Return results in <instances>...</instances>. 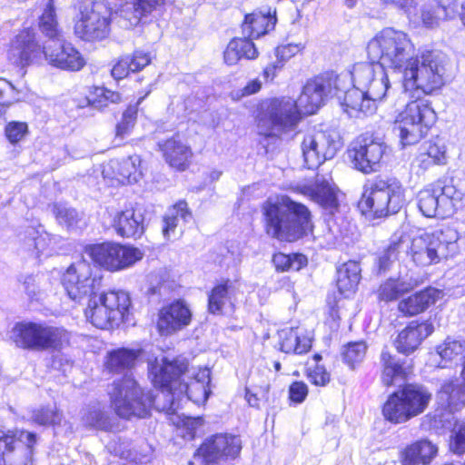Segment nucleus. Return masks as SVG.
Wrapping results in <instances>:
<instances>
[{
  "instance_id": "f257e3e1",
  "label": "nucleus",
  "mask_w": 465,
  "mask_h": 465,
  "mask_svg": "<svg viewBox=\"0 0 465 465\" xmlns=\"http://www.w3.org/2000/svg\"><path fill=\"white\" fill-rule=\"evenodd\" d=\"M367 54L371 63L352 67V89L344 99L347 110L353 114L375 112L391 87L386 68L398 72L404 93L414 99L395 115L393 132L403 147L419 143L437 120L421 96L435 94L444 86L448 56L438 50L417 54L409 35L393 27L383 28L369 41Z\"/></svg>"
},
{
  "instance_id": "f03ea898",
  "label": "nucleus",
  "mask_w": 465,
  "mask_h": 465,
  "mask_svg": "<svg viewBox=\"0 0 465 465\" xmlns=\"http://www.w3.org/2000/svg\"><path fill=\"white\" fill-rule=\"evenodd\" d=\"M148 373L153 384L162 390L169 404L163 411L173 414L178 409L176 402L186 397L196 404L204 403L210 393L211 371L207 368L188 369L183 359L169 360L161 355L148 361Z\"/></svg>"
},
{
  "instance_id": "7ed1b4c3",
  "label": "nucleus",
  "mask_w": 465,
  "mask_h": 465,
  "mask_svg": "<svg viewBox=\"0 0 465 465\" xmlns=\"http://www.w3.org/2000/svg\"><path fill=\"white\" fill-rule=\"evenodd\" d=\"M458 233L450 227L431 232H423L409 239L403 232H396L390 244L381 254L378 261L380 272H385L391 264L399 260L400 254L406 251L413 262L420 266L437 263L442 258L452 256L457 249Z\"/></svg>"
},
{
  "instance_id": "20e7f679",
  "label": "nucleus",
  "mask_w": 465,
  "mask_h": 465,
  "mask_svg": "<svg viewBox=\"0 0 465 465\" xmlns=\"http://www.w3.org/2000/svg\"><path fill=\"white\" fill-rule=\"evenodd\" d=\"M43 54L51 65L65 71H80L86 64L80 51L63 37L46 43L42 48L35 40L34 30L30 28L20 31L8 50L10 62L21 67L39 63Z\"/></svg>"
},
{
  "instance_id": "39448f33",
  "label": "nucleus",
  "mask_w": 465,
  "mask_h": 465,
  "mask_svg": "<svg viewBox=\"0 0 465 465\" xmlns=\"http://www.w3.org/2000/svg\"><path fill=\"white\" fill-rule=\"evenodd\" d=\"M262 213L267 233L280 241L294 242L312 231L308 208L288 196L267 200Z\"/></svg>"
},
{
  "instance_id": "423d86ee",
  "label": "nucleus",
  "mask_w": 465,
  "mask_h": 465,
  "mask_svg": "<svg viewBox=\"0 0 465 465\" xmlns=\"http://www.w3.org/2000/svg\"><path fill=\"white\" fill-rule=\"evenodd\" d=\"M351 79V71L336 74L328 72L309 79L296 100L298 107L304 114H313L331 96H336L344 113L351 117L360 118L372 114L374 112H361L359 114L350 113L344 104L347 94L352 89L348 88Z\"/></svg>"
},
{
  "instance_id": "0eeeda50",
  "label": "nucleus",
  "mask_w": 465,
  "mask_h": 465,
  "mask_svg": "<svg viewBox=\"0 0 465 465\" xmlns=\"http://www.w3.org/2000/svg\"><path fill=\"white\" fill-rule=\"evenodd\" d=\"M16 347L30 351H61L69 344L70 333L62 327L44 322H20L11 330Z\"/></svg>"
},
{
  "instance_id": "6e6552de",
  "label": "nucleus",
  "mask_w": 465,
  "mask_h": 465,
  "mask_svg": "<svg viewBox=\"0 0 465 465\" xmlns=\"http://www.w3.org/2000/svg\"><path fill=\"white\" fill-rule=\"evenodd\" d=\"M404 203V189L400 182L376 180L364 186L359 207L364 215L381 218L397 213Z\"/></svg>"
},
{
  "instance_id": "1a4fd4ad",
  "label": "nucleus",
  "mask_w": 465,
  "mask_h": 465,
  "mask_svg": "<svg viewBox=\"0 0 465 465\" xmlns=\"http://www.w3.org/2000/svg\"><path fill=\"white\" fill-rule=\"evenodd\" d=\"M430 400L431 393L426 387L415 383L406 384L388 397L382 414L391 423H403L421 414Z\"/></svg>"
},
{
  "instance_id": "9d476101",
  "label": "nucleus",
  "mask_w": 465,
  "mask_h": 465,
  "mask_svg": "<svg viewBox=\"0 0 465 465\" xmlns=\"http://www.w3.org/2000/svg\"><path fill=\"white\" fill-rule=\"evenodd\" d=\"M130 297L124 291H112L92 297L84 311V315L93 326L107 330L118 327L128 314Z\"/></svg>"
},
{
  "instance_id": "9b49d317",
  "label": "nucleus",
  "mask_w": 465,
  "mask_h": 465,
  "mask_svg": "<svg viewBox=\"0 0 465 465\" xmlns=\"http://www.w3.org/2000/svg\"><path fill=\"white\" fill-rule=\"evenodd\" d=\"M297 101L290 97L263 101L257 117L259 134L271 136L293 130L301 118Z\"/></svg>"
},
{
  "instance_id": "f8f14e48",
  "label": "nucleus",
  "mask_w": 465,
  "mask_h": 465,
  "mask_svg": "<svg viewBox=\"0 0 465 465\" xmlns=\"http://www.w3.org/2000/svg\"><path fill=\"white\" fill-rule=\"evenodd\" d=\"M112 405L124 419L144 418L155 401L150 393H144L132 375L114 381L109 391Z\"/></svg>"
},
{
  "instance_id": "ddd939ff",
  "label": "nucleus",
  "mask_w": 465,
  "mask_h": 465,
  "mask_svg": "<svg viewBox=\"0 0 465 465\" xmlns=\"http://www.w3.org/2000/svg\"><path fill=\"white\" fill-rule=\"evenodd\" d=\"M111 12L104 0H84L74 24V34L84 41H101L110 32Z\"/></svg>"
},
{
  "instance_id": "4468645a",
  "label": "nucleus",
  "mask_w": 465,
  "mask_h": 465,
  "mask_svg": "<svg viewBox=\"0 0 465 465\" xmlns=\"http://www.w3.org/2000/svg\"><path fill=\"white\" fill-rule=\"evenodd\" d=\"M341 145L337 132L312 129L303 134L300 148L304 164L313 169L332 159Z\"/></svg>"
},
{
  "instance_id": "2eb2a0df",
  "label": "nucleus",
  "mask_w": 465,
  "mask_h": 465,
  "mask_svg": "<svg viewBox=\"0 0 465 465\" xmlns=\"http://www.w3.org/2000/svg\"><path fill=\"white\" fill-rule=\"evenodd\" d=\"M84 255L110 272L125 270L143 257V252L131 245L115 242L87 245Z\"/></svg>"
},
{
  "instance_id": "dca6fc26",
  "label": "nucleus",
  "mask_w": 465,
  "mask_h": 465,
  "mask_svg": "<svg viewBox=\"0 0 465 465\" xmlns=\"http://www.w3.org/2000/svg\"><path fill=\"white\" fill-rule=\"evenodd\" d=\"M240 436L219 433L204 440L194 454V459L203 465H224L235 460L242 450Z\"/></svg>"
},
{
  "instance_id": "f3484780",
  "label": "nucleus",
  "mask_w": 465,
  "mask_h": 465,
  "mask_svg": "<svg viewBox=\"0 0 465 465\" xmlns=\"http://www.w3.org/2000/svg\"><path fill=\"white\" fill-rule=\"evenodd\" d=\"M386 150L383 142L366 134L351 143L348 154L357 171L369 174L380 170Z\"/></svg>"
},
{
  "instance_id": "a211bd4d",
  "label": "nucleus",
  "mask_w": 465,
  "mask_h": 465,
  "mask_svg": "<svg viewBox=\"0 0 465 465\" xmlns=\"http://www.w3.org/2000/svg\"><path fill=\"white\" fill-rule=\"evenodd\" d=\"M62 283L70 299L81 302L94 293L98 280L93 277L91 265L81 260L67 268Z\"/></svg>"
},
{
  "instance_id": "6ab92c4d",
  "label": "nucleus",
  "mask_w": 465,
  "mask_h": 465,
  "mask_svg": "<svg viewBox=\"0 0 465 465\" xmlns=\"http://www.w3.org/2000/svg\"><path fill=\"white\" fill-rule=\"evenodd\" d=\"M294 191L319 203L330 214H334L339 203L335 186L323 176H317L313 183H299Z\"/></svg>"
},
{
  "instance_id": "aec40b11",
  "label": "nucleus",
  "mask_w": 465,
  "mask_h": 465,
  "mask_svg": "<svg viewBox=\"0 0 465 465\" xmlns=\"http://www.w3.org/2000/svg\"><path fill=\"white\" fill-rule=\"evenodd\" d=\"M192 321V312L182 301L163 306L158 314L157 328L161 335H170L187 327Z\"/></svg>"
},
{
  "instance_id": "412c9836",
  "label": "nucleus",
  "mask_w": 465,
  "mask_h": 465,
  "mask_svg": "<svg viewBox=\"0 0 465 465\" xmlns=\"http://www.w3.org/2000/svg\"><path fill=\"white\" fill-rule=\"evenodd\" d=\"M434 331L433 324L429 321H412L401 330L394 341L398 352L410 355L413 353L422 341Z\"/></svg>"
},
{
  "instance_id": "4be33fe9",
  "label": "nucleus",
  "mask_w": 465,
  "mask_h": 465,
  "mask_svg": "<svg viewBox=\"0 0 465 465\" xmlns=\"http://www.w3.org/2000/svg\"><path fill=\"white\" fill-rule=\"evenodd\" d=\"M16 440L25 441L31 449L36 441V435L25 430H5L0 428V465H25L24 461L16 462L13 459Z\"/></svg>"
},
{
  "instance_id": "5701e85b",
  "label": "nucleus",
  "mask_w": 465,
  "mask_h": 465,
  "mask_svg": "<svg viewBox=\"0 0 465 465\" xmlns=\"http://www.w3.org/2000/svg\"><path fill=\"white\" fill-rule=\"evenodd\" d=\"M460 379L444 381L437 393V402L443 409L456 411L465 406V361Z\"/></svg>"
},
{
  "instance_id": "b1692460",
  "label": "nucleus",
  "mask_w": 465,
  "mask_h": 465,
  "mask_svg": "<svg viewBox=\"0 0 465 465\" xmlns=\"http://www.w3.org/2000/svg\"><path fill=\"white\" fill-rule=\"evenodd\" d=\"M464 351V341L447 338L430 353L428 363L435 368H448L460 361Z\"/></svg>"
},
{
  "instance_id": "393cba45",
  "label": "nucleus",
  "mask_w": 465,
  "mask_h": 465,
  "mask_svg": "<svg viewBox=\"0 0 465 465\" xmlns=\"http://www.w3.org/2000/svg\"><path fill=\"white\" fill-rule=\"evenodd\" d=\"M448 162L447 146L442 139L436 138L422 143L414 164L423 171L432 165H444Z\"/></svg>"
},
{
  "instance_id": "a878e982",
  "label": "nucleus",
  "mask_w": 465,
  "mask_h": 465,
  "mask_svg": "<svg viewBox=\"0 0 465 465\" xmlns=\"http://www.w3.org/2000/svg\"><path fill=\"white\" fill-rule=\"evenodd\" d=\"M237 287L229 280L215 285L208 296V311L213 314H223L234 307Z\"/></svg>"
},
{
  "instance_id": "bb28decb",
  "label": "nucleus",
  "mask_w": 465,
  "mask_h": 465,
  "mask_svg": "<svg viewBox=\"0 0 465 465\" xmlns=\"http://www.w3.org/2000/svg\"><path fill=\"white\" fill-rule=\"evenodd\" d=\"M166 163L173 168L183 171L190 163L193 153L191 148L178 137H173L159 143Z\"/></svg>"
},
{
  "instance_id": "cd10ccee",
  "label": "nucleus",
  "mask_w": 465,
  "mask_h": 465,
  "mask_svg": "<svg viewBox=\"0 0 465 465\" xmlns=\"http://www.w3.org/2000/svg\"><path fill=\"white\" fill-rule=\"evenodd\" d=\"M438 454V447L430 440H420L408 445L401 453L402 465H428Z\"/></svg>"
},
{
  "instance_id": "c85d7f7f",
  "label": "nucleus",
  "mask_w": 465,
  "mask_h": 465,
  "mask_svg": "<svg viewBox=\"0 0 465 465\" xmlns=\"http://www.w3.org/2000/svg\"><path fill=\"white\" fill-rule=\"evenodd\" d=\"M441 297V291L435 288H427L401 301L398 309L405 315H416L426 311Z\"/></svg>"
},
{
  "instance_id": "c756f323",
  "label": "nucleus",
  "mask_w": 465,
  "mask_h": 465,
  "mask_svg": "<svg viewBox=\"0 0 465 465\" xmlns=\"http://www.w3.org/2000/svg\"><path fill=\"white\" fill-rule=\"evenodd\" d=\"M164 0H126L123 2L117 13L130 25H137L143 17L151 15L153 11L160 8Z\"/></svg>"
},
{
  "instance_id": "7c9ffc66",
  "label": "nucleus",
  "mask_w": 465,
  "mask_h": 465,
  "mask_svg": "<svg viewBox=\"0 0 465 465\" xmlns=\"http://www.w3.org/2000/svg\"><path fill=\"white\" fill-rule=\"evenodd\" d=\"M113 226L122 237H137L143 232L142 214L133 209L117 213L114 217Z\"/></svg>"
},
{
  "instance_id": "2f4dec72",
  "label": "nucleus",
  "mask_w": 465,
  "mask_h": 465,
  "mask_svg": "<svg viewBox=\"0 0 465 465\" xmlns=\"http://www.w3.org/2000/svg\"><path fill=\"white\" fill-rule=\"evenodd\" d=\"M276 23L275 11L273 15L254 12L245 15L242 23V32L248 38H259L274 28Z\"/></svg>"
},
{
  "instance_id": "473e14b6",
  "label": "nucleus",
  "mask_w": 465,
  "mask_h": 465,
  "mask_svg": "<svg viewBox=\"0 0 465 465\" xmlns=\"http://www.w3.org/2000/svg\"><path fill=\"white\" fill-rule=\"evenodd\" d=\"M361 272L360 264L355 261H349L338 268L337 287L344 297H350L356 292Z\"/></svg>"
},
{
  "instance_id": "72a5a7b5",
  "label": "nucleus",
  "mask_w": 465,
  "mask_h": 465,
  "mask_svg": "<svg viewBox=\"0 0 465 465\" xmlns=\"http://www.w3.org/2000/svg\"><path fill=\"white\" fill-rule=\"evenodd\" d=\"M380 364L381 380L385 386H391L397 381L405 379L406 371L403 362L386 349L381 352Z\"/></svg>"
},
{
  "instance_id": "f704fd0d",
  "label": "nucleus",
  "mask_w": 465,
  "mask_h": 465,
  "mask_svg": "<svg viewBox=\"0 0 465 465\" xmlns=\"http://www.w3.org/2000/svg\"><path fill=\"white\" fill-rule=\"evenodd\" d=\"M278 338L279 349L285 353L302 354L312 347V340L301 335L297 329H282L278 331Z\"/></svg>"
},
{
  "instance_id": "c9c22d12",
  "label": "nucleus",
  "mask_w": 465,
  "mask_h": 465,
  "mask_svg": "<svg viewBox=\"0 0 465 465\" xmlns=\"http://www.w3.org/2000/svg\"><path fill=\"white\" fill-rule=\"evenodd\" d=\"M140 355L139 349L118 348L107 353L104 365L110 372H121L133 368Z\"/></svg>"
},
{
  "instance_id": "e433bc0d",
  "label": "nucleus",
  "mask_w": 465,
  "mask_h": 465,
  "mask_svg": "<svg viewBox=\"0 0 465 465\" xmlns=\"http://www.w3.org/2000/svg\"><path fill=\"white\" fill-rule=\"evenodd\" d=\"M192 219L187 203L183 201L178 202L165 213L163 219V234L165 239L176 236V230L181 223H187Z\"/></svg>"
},
{
  "instance_id": "4c0bfd02",
  "label": "nucleus",
  "mask_w": 465,
  "mask_h": 465,
  "mask_svg": "<svg viewBox=\"0 0 465 465\" xmlns=\"http://www.w3.org/2000/svg\"><path fill=\"white\" fill-rule=\"evenodd\" d=\"M258 55L253 43L244 38H234L227 45L224 51V61L229 65L236 64L242 58L254 59Z\"/></svg>"
},
{
  "instance_id": "58836bf2",
  "label": "nucleus",
  "mask_w": 465,
  "mask_h": 465,
  "mask_svg": "<svg viewBox=\"0 0 465 465\" xmlns=\"http://www.w3.org/2000/svg\"><path fill=\"white\" fill-rule=\"evenodd\" d=\"M141 159L138 155H133L122 161L112 160L110 166L116 169L115 179L122 183H136L142 175L140 170Z\"/></svg>"
},
{
  "instance_id": "ea45409f",
  "label": "nucleus",
  "mask_w": 465,
  "mask_h": 465,
  "mask_svg": "<svg viewBox=\"0 0 465 465\" xmlns=\"http://www.w3.org/2000/svg\"><path fill=\"white\" fill-rule=\"evenodd\" d=\"M433 186L440 197L442 213L451 215L461 201L462 193L457 190L451 180H439L433 183Z\"/></svg>"
},
{
  "instance_id": "a19ab883",
  "label": "nucleus",
  "mask_w": 465,
  "mask_h": 465,
  "mask_svg": "<svg viewBox=\"0 0 465 465\" xmlns=\"http://www.w3.org/2000/svg\"><path fill=\"white\" fill-rule=\"evenodd\" d=\"M419 208L422 214L426 217H440L445 218L448 213H443L441 209L440 197L433 184L421 190L418 194Z\"/></svg>"
},
{
  "instance_id": "79ce46f5",
  "label": "nucleus",
  "mask_w": 465,
  "mask_h": 465,
  "mask_svg": "<svg viewBox=\"0 0 465 465\" xmlns=\"http://www.w3.org/2000/svg\"><path fill=\"white\" fill-rule=\"evenodd\" d=\"M39 28L49 38L47 43H53V40L63 37L56 20L53 0H48L46 7L39 18Z\"/></svg>"
},
{
  "instance_id": "37998d69",
  "label": "nucleus",
  "mask_w": 465,
  "mask_h": 465,
  "mask_svg": "<svg viewBox=\"0 0 465 465\" xmlns=\"http://www.w3.org/2000/svg\"><path fill=\"white\" fill-rule=\"evenodd\" d=\"M25 233L28 236V246L33 245L37 254L46 253V255H50L52 253L51 245L55 242V238L46 232L41 225L37 228H28Z\"/></svg>"
},
{
  "instance_id": "c03bdc74",
  "label": "nucleus",
  "mask_w": 465,
  "mask_h": 465,
  "mask_svg": "<svg viewBox=\"0 0 465 465\" xmlns=\"http://www.w3.org/2000/svg\"><path fill=\"white\" fill-rule=\"evenodd\" d=\"M451 0H440L437 8L422 6L420 9L418 8V20L412 22L415 25L420 23L426 27H433L438 24V20L441 16H447V9L450 5Z\"/></svg>"
},
{
  "instance_id": "a18cd8bd",
  "label": "nucleus",
  "mask_w": 465,
  "mask_h": 465,
  "mask_svg": "<svg viewBox=\"0 0 465 465\" xmlns=\"http://www.w3.org/2000/svg\"><path fill=\"white\" fill-rule=\"evenodd\" d=\"M149 93L150 91L144 96L140 97L134 104H130L123 113L122 118L115 127L116 138L123 140L131 134L136 123L138 106Z\"/></svg>"
},
{
  "instance_id": "49530a36",
  "label": "nucleus",
  "mask_w": 465,
  "mask_h": 465,
  "mask_svg": "<svg viewBox=\"0 0 465 465\" xmlns=\"http://www.w3.org/2000/svg\"><path fill=\"white\" fill-rule=\"evenodd\" d=\"M412 288L413 285L411 282L401 279H390L380 286L379 298L386 302L393 301Z\"/></svg>"
},
{
  "instance_id": "de8ad7c7",
  "label": "nucleus",
  "mask_w": 465,
  "mask_h": 465,
  "mask_svg": "<svg viewBox=\"0 0 465 465\" xmlns=\"http://www.w3.org/2000/svg\"><path fill=\"white\" fill-rule=\"evenodd\" d=\"M307 258L301 253L285 254L282 252L275 253L272 257V262L277 271L293 270L299 271L307 264Z\"/></svg>"
},
{
  "instance_id": "09e8293b",
  "label": "nucleus",
  "mask_w": 465,
  "mask_h": 465,
  "mask_svg": "<svg viewBox=\"0 0 465 465\" xmlns=\"http://www.w3.org/2000/svg\"><path fill=\"white\" fill-rule=\"evenodd\" d=\"M367 349L365 341L349 342L342 351L344 362L351 368H355L356 365L361 364L365 359Z\"/></svg>"
},
{
  "instance_id": "8fccbe9b",
  "label": "nucleus",
  "mask_w": 465,
  "mask_h": 465,
  "mask_svg": "<svg viewBox=\"0 0 465 465\" xmlns=\"http://www.w3.org/2000/svg\"><path fill=\"white\" fill-rule=\"evenodd\" d=\"M121 100L119 93L111 91L104 86L95 87L89 98L90 104L97 109H103L110 104H117Z\"/></svg>"
},
{
  "instance_id": "3c124183",
  "label": "nucleus",
  "mask_w": 465,
  "mask_h": 465,
  "mask_svg": "<svg viewBox=\"0 0 465 465\" xmlns=\"http://www.w3.org/2000/svg\"><path fill=\"white\" fill-rule=\"evenodd\" d=\"M32 420L34 422L42 426H55L61 423L62 413L57 411L55 406L42 407L33 411Z\"/></svg>"
},
{
  "instance_id": "603ef678",
  "label": "nucleus",
  "mask_w": 465,
  "mask_h": 465,
  "mask_svg": "<svg viewBox=\"0 0 465 465\" xmlns=\"http://www.w3.org/2000/svg\"><path fill=\"white\" fill-rule=\"evenodd\" d=\"M173 422L177 426L179 434L188 440L194 439L198 429L203 426V420L200 417L177 416V421L173 420Z\"/></svg>"
},
{
  "instance_id": "864d4df0",
  "label": "nucleus",
  "mask_w": 465,
  "mask_h": 465,
  "mask_svg": "<svg viewBox=\"0 0 465 465\" xmlns=\"http://www.w3.org/2000/svg\"><path fill=\"white\" fill-rule=\"evenodd\" d=\"M53 212L57 222L67 229H71L77 224L78 213L74 209L65 204L57 203L54 205Z\"/></svg>"
},
{
  "instance_id": "5fc2aeb1",
  "label": "nucleus",
  "mask_w": 465,
  "mask_h": 465,
  "mask_svg": "<svg viewBox=\"0 0 465 465\" xmlns=\"http://www.w3.org/2000/svg\"><path fill=\"white\" fill-rule=\"evenodd\" d=\"M450 450L457 455L465 453V420L455 423L450 435Z\"/></svg>"
},
{
  "instance_id": "6e6d98bb",
  "label": "nucleus",
  "mask_w": 465,
  "mask_h": 465,
  "mask_svg": "<svg viewBox=\"0 0 465 465\" xmlns=\"http://www.w3.org/2000/svg\"><path fill=\"white\" fill-rule=\"evenodd\" d=\"M384 5H392L402 10L411 22L418 20V5L420 0H381Z\"/></svg>"
},
{
  "instance_id": "4d7b16f0",
  "label": "nucleus",
  "mask_w": 465,
  "mask_h": 465,
  "mask_svg": "<svg viewBox=\"0 0 465 465\" xmlns=\"http://www.w3.org/2000/svg\"><path fill=\"white\" fill-rule=\"evenodd\" d=\"M27 133L28 125L25 122H9L5 128V136L12 144L21 142Z\"/></svg>"
},
{
  "instance_id": "13d9d810",
  "label": "nucleus",
  "mask_w": 465,
  "mask_h": 465,
  "mask_svg": "<svg viewBox=\"0 0 465 465\" xmlns=\"http://www.w3.org/2000/svg\"><path fill=\"white\" fill-rule=\"evenodd\" d=\"M84 424L100 430H107L109 421L105 414L98 408L88 411L83 417Z\"/></svg>"
},
{
  "instance_id": "bf43d9fd",
  "label": "nucleus",
  "mask_w": 465,
  "mask_h": 465,
  "mask_svg": "<svg viewBox=\"0 0 465 465\" xmlns=\"http://www.w3.org/2000/svg\"><path fill=\"white\" fill-rule=\"evenodd\" d=\"M305 48L302 43L298 44H286L280 45L276 48L275 54L277 59L285 64L292 57L301 53Z\"/></svg>"
},
{
  "instance_id": "052dcab7",
  "label": "nucleus",
  "mask_w": 465,
  "mask_h": 465,
  "mask_svg": "<svg viewBox=\"0 0 465 465\" xmlns=\"http://www.w3.org/2000/svg\"><path fill=\"white\" fill-rule=\"evenodd\" d=\"M309 381L316 386H325L331 381V375L322 365H316L314 368H309L307 373Z\"/></svg>"
},
{
  "instance_id": "680f3d73",
  "label": "nucleus",
  "mask_w": 465,
  "mask_h": 465,
  "mask_svg": "<svg viewBox=\"0 0 465 465\" xmlns=\"http://www.w3.org/2000/svg\"><path fill=\"white\" fill-rule=\"evenodd\" d=\"M18 100V92L14 85L4 78H0V104H13Z\"/></svg>"
},
{
  "instance_id": "e2e57ef3",
  "label": "nucleus",
  "mask_w": 465,
  "mask_h": 465,
  "mask_svg": "<svg viewBox=\"0 0 465 465\" xmlns=\"http://www.w3.org/2000/svg\"><path fill=\"white\" fill-rule=\"evenodd\" d=\"M308 395V386L303 381H294L289 388L290 400L294 403H302Z\"/></svg>"
},
{
  "instance_id": "0e129e2a",
  "label": "nucleus",
  "mask_w": 465,
  "mask_h": 465,
  "mask_svg": "<svg viewBox=\"0 0 465 465\" xmlns=\"http://www.w3.org/2000/svg\"><path fill=\"white\" fill-rule=\"evenodd\" d=\"M262 88V83L258 79H253L247 83V84L239 90H234L231 93L233 100H240L241 98L258 93Z\"/></svg>"
},
{
  "instance_id": "69168bd1",
  "label": "nucleus",
  "mask_w": 465,
  "mask_h": 465,
  "mask_svg": "<svg viewBox=\"0 0 465 465\" xmlns=\"http://www.w3.org/2000/svg\"><path fill=\"white\" fill-rule=\"evenodd\" d=\"M132 61L127 57H122L112 68L111 74L114 79H123L132 72Z\"/></svg>"
},
{
  "instance_id": "338daca9",
  "label": "nucleus",
  "mask_w": 465,
  "mask_h": 465,
  "mask_svg": "<svg viewBox=\"0 0 465 465\" xmlns=\"http://www.w3.org/2000/svg\"><path fill=\"white\" fill-rule=\"evenodd\" d=\"M132 61V72H137L151 63V55L143 51H135L132 55H126Z\"/></svg>"
},
{
  "instance_id": "774afa93",
  "label": "nucleus",
  "mask_w": 465,
  "mask_h": 465,
  "mask_svg": "<svg viewBox=\"0 0 465 465\" xmlns=\"http://www.w3.org/2000/svg\"><path fill=\"white\" fill-rule=\"evenodd\" d=\"M284 64L277 59L275 62L268 64L263 70V77L266 81H272L278 73L283 68Z\"/></svg>"
}]
</instances>
